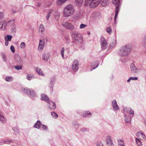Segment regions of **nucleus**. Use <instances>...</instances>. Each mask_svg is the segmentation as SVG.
I'll list each match as a JSON object with an SVG mask.
<instances>
[{
    "label": "nucleus",
    "mask_w": 146,
    "mask_h": 146,
    "mask_svg": "<svg viewBox=\"0 0 146 146\" xmlns=\"http://www.w3.org/2000/svg\"><path fill=\"white\" fill-rule=\"evenodd\" d=\"M101 0H85V5L86 6L89 5L91 8H95L97 7L101 3Z\"/></svg>",
    "instance_id": "nucleus-1"
},
{
    "label": "nucleus",
    "mask_w": 146,
    "mask_h": 146,
    "mask_svg": "<svg viewBox=\"0 0 146 146\" xmlns=\"http://www.w3.org/2000/svg\"><path fill=\"white\" fill-rule=\"evenodd\" d=\"M74 13V9L71 5H68L64 8V16L65 17H68L73 14Z\"/></svg>",
    "instance_id": "nucleus-2"
},
{
    "label": "nucleus",
    "mask_w": 146,
    "mask_h": 146,
    "mask_svg": "<svg viewBox=\"0 0 146 146\" xmlns=\"http://www.w3.org/2000/svg\"><path fill=\"white\" fill-rule=\"evenodd\" d=\"M112 3L113 4L116 6L114 18V21H115L120 8L121 1V0H112Z\"/></svg>",
    "instance_id": "nucleus-3"
},
{
    "label": "nucleus",
    "mask_w": 146,
    "mask_h": 146,
    "mask_svg": "<svg viewBox=\"0 0 146 146\" xmlns=\"http://www.w3.org/2000/svg\"><path fill=\"white\" fill-rule=\"evenodd\" d=\"M131 48L129 45L123 46L120 50V54L121 55L126 56L130 52Z\"/></svg>",
    "instance_id": "nucleus-4"
},
{
    "label": "nucleus",
    "mask_w": 146,
    "mask_h": 146,
    "mask_svg": "<svg viewBox=\"0 0 146 146\" xmlns=\"http://www.w3.org/2000/svg\"><path fill=\"white\" fill-rule=\"evenodd\" d=\"M72 33L76 42L80 43L83 42L82 36L80 34L76 32L75 33L74 32H72Z\"/></svg>",
    "instance_id": "nucleus-5"
},
{
    "label": "nucleus",
    "mask_w": 146,
    "mask_h": 146,
    "mask_svg": "<svg viewBox=\"0 0 146 146\" xmlns=\"http://www.w3.org/2000/svg\"><path fill=\"white\" fill-rule=\"evenodd\" d=\"M62 25L67 29L70 30H73L74 28V26L73 24L68 21L63 22Z\"/></svg>",
    "instance_id": "nucleus-6"
},
{
    "label": "nucleus",
    "mask_w": 146,
    "mask_h": 146,
    "mask_svg": "<svg viewBox=\"0 0 146 146\" xmlns=\"http://www.w3.org/2000/svg\"><path fill=\"white\" fill-rule=\"evenodd\" d=\"M22 91L23 93L29 94V93L31 97H35L36 95V94L35 91L31 89H22Z\"/></svg>",
    "instance_id": "nucleus-7"
},
{
    "label": "nucleus",
    "mask_w": 146,
    "mask_h": 146,
    "mask_svg": "<svg viewBox=\"0 0 146 146\" xmlns=\"http://www.w3.org/2000/svg\"><path fill=\"white\" fill-rule=\"evenodd\" d=\"M14 60L15 63L16 64H21L23 63V61L20 56L18 54L15 55Z\"/></svg>",
    "instance_id": "nucleus-8"
},
{
    "label": "nucleus",
    "mask_w": 146,
    "mask_h": 146,
    "mask_svg": "<svg viewBox=\"0 0 146 146\" xmlns=\"http://www.w3.org/2000/svg\"><path fill=\"white\" fill-rule=\"evenodd\" d=\"M79 62L77 60H75L72 65V68L74 71H77L78 69Z\"/></svg>",
    "instance_id": "nucleus-9"
},
{
    "label": "nucleus",
    "mask_w": 146,
    "mask_h": 146,
    "mask_svg": "<svg viewBox=\"0 0 146 146\" xmlns=\"http://www.w3.org/2000/svg\"><path fill=\"white\" fill-rule=\"evenodd\" d=\"M101 42V47L103 49H105L106 48L107 45V42L105 38L102 36L100 38Z\"/></svg>",
    "instance_id": "nucleus-10"
},
{
    "label": "nucleus",
    "mask_w": 146,
    "mask_h": 146,
    "mask_svg": "<svg viewBox=\"0 0 146 146\" xmlns=\"http://www.w3.org/2000/svg\"><path fill=\"white\" fill-rule=\"evenodd\" d=\"M106 142L108 146H113L114 144L112 142L111 136H108L106 137Z\"/></svg>",
    "instance_id": "nucleus-11"
},
{
    "label": "nucleus",
    "mask_w": 146,
    "mask_h": 146,
    "mask_svg": "<svg viewBox=\"0 0 146 146\" xmlns=\"http://www.w3.org/2000/svg\"><path fill=\"white\" fill-rule=\"evenodd\" d=\"M44 40H39V44L38 48L39 50H42L43 49L44 46Z\"/></svg>",
    "instance_id": "nucleus-12"
},
{
    "label": "nucleus",
    "mask_w": 146,
    "mask_h": 146,
    "mask_svg": "<svg viewBox=\"0 0 146 146\" xmlns=\"http://www.w3.org/2000/svg\"><path fill=\"white\" fill-rule=\"evenodd\" d=\"M7 22L5 21L0 22V30H5L6 28Z\"/></svg>",
    "instance_id": "nucleus-13"
},
{
    "label": "nucleus",
    "mask_w": 146,
    "mask_h": 146,
    "mask_svg": "<svg viewBox=\"0 0 146 146\" xmlns=\"http://www.w3.org/2000/svg\"><path fill=\"white\" fill-rule=\"evenodd\" d=\"M136 135L138 137V138L141 140H145L146 139L145 135L142 133L137 132L136 133Z\"/></svg>",
    "instance_id": "nucleus-14"
},
{
    "label": "nucleus",
    "mask_w": 146,
    "mask_h": 146,
    "mask_svg": "<svg viewBox=\"0 0 146 146\" xmlns=\"http://www.w3.org/2000/svg\"><path fill=\"white\" fill-rule=\"evenodd\" d=\"M130 70L131 72L133 74L137 73L138 71V69L137 67L133 64H131V65Z\"/></svg>",
    "instance_id": "nucleus-15"
},
{
    "label": "nucleus",
    "mask_w": 146,
    "mask_h": 146,
    "mask_svg": "<svg viewBox=\"0 0 146 146\" xmlns=\"http://www.w3.org/2000/svg\"><path fill=\"white\" fill-rule=\"evenodd\" d=\"M112 106L113 109L115 110H119V107L118 106L115 100H113L112 102Z\"/></svg>",
    "instance_id": "nucleus-16"
},
{
    "label": "nucleus",
    "mask_w": 146,
    "mask_h": 146,
    "mask_svg": "<svg viewBox=\"0 0 146 146\" xmlns=\"http://www.w3.org/2000/svg\"><path fill=\"white\" fill-rule=\"evenodd\" d=\"M49 56L50 55L49 53H44L43 54L42 59L44 61H47L49 58Z\"/></svg>",
    "instance_id": "nucleus-17"
},
{
    "label": "nucleus",
    "mask_w": 146,
    "mask_h": 146,
    "mask_svg": "<svg viewBox=\"0 0 146 146\" xmlns=\"http://www.w3.org/2000/svg\"><path fill=\"white\" fill-rule=\"evenodd\" d=\"M41 98L42 100L45 101L47 103H48V102H49V100L48 97L45 94H42L41 96Z\"/></svg>",
    "instance_id": "nucleus-18"
},
{
    "label": "nucleus",
    "mask_w": 146,
    "mask_h": 146,
    "mask_svg": "<svg viewBox=\"0 0 146 146\" xmlns=\"http://www.w3.org/2000/svg\"><path fill=\"white\" fill-rule=\"evenodd\" d=\"M45 29L42 24H40L39 28V32L41 34H43L44 31Z\"/></svg>",
    "instance_id": "nucleus-19"
},
{
    "label": "nucleus",
    "mask_w": 146,
    "mask_h": 146,
    "mask_svg": "<svg viewBox=\"0 0 146 146\" xmlns=\"http://www.w3.org/2000/svg\"><path fill=\"white\" fill-rule=\"evenodd\" d=\"M41 125V122L38 120L37 121L36 123L34 125V127L35 128L39 129L40 128V126Z\"/></svg>",
    "instance_id": "nucleus-20"
},
{
    "label": "nucleus",
    "mask_w": 146,
    "mask_h": 146,
    "mask_svg": "<svg viewBox=\"0 0 146 146\" xmlns=\"http://www.w3.org/2000/svg\"><path fill=\"white\" fill-rule=\"evenodd\" d=\"M48 103L49 104V106L50 109H54L56 108V105L53 102L49 101V102H48Z\"/></svg>",
    "instance_id": "nucleus-21"
},
{
    "label": "nucleus",
    "mask_w": 146,
    "mask_h": 146,
    "mask_svg": "<svg viewBox=\"0 0 146 146\" xmlns=\"http://www.w3.org/2000/svg\"><path fill=\"white\" fill-rule=\"evenodd\" d=\"M15 20H12L7 23V26L9 27H12L15 25Z\"/></svg>",
    "instance_id": "nucleus-22"
},
{
    "label": "nucleus",
    "mask_w": 146,
    "mask_h": 146,
    "mask_svg": "<svg viewBox=\"0 0 146 146\" xmlns=\"http://www.w3.org/2000/svg\"><path fill=\"white\" fill-rule=\"evenodd\" d=\"M12 142V140L7 139L3 141V142H0V145H2L4 143H5L6 144H9Z\"/></svg>",
    "instance_id": "nucleus-23"
},
{
    "label": "nucleus",
    "mask_w": 146,
    "mask_h": 146,
    "mask_svg": "<svg viewBox=\"0 0 146 146\" xmlns=\"http://www.w3.org/2000/svg\"><path fill=\"white\" fill-rule=\"evenodd\" d=\"M1 113L0 112V120L2 123H5L6 121V118L1 114Z\"/></svg>",
    "instance_id": "nucleus-24"
},
{
    "label": "nucleus",
    "mask_w": 146,
    "mask_h": 146,
    "mask_svg": "<svg viewBox=\"0 0 146 146\" xmlns=\"http://www.w3.org/2000/svg\"><path fill=\"white\" fill-rule=\"evenodd\" d=\"M91 113L89 111H85L84 112L83 115L84 117H90Z\"/></svg>",
    "instance_id": "nucleus-25"
},
{
    "label": "nucleus",
    "mask_w": 146,
    "mask_h": 146,
    "mask_svg": "<svg viewBox=\"0 0 146 146\" xmlns=\"http://www.w3.org/2000/svg\"><path fill=\"white\" fill-rule=\"evenodd\" d=\"M101 4L103 6H106L108 3V0H101Z\"/></svg>",
    "instance_id": "nucleus-26"
},
{
    "label": "nucleus",
    "mask_w": 146,
    "mask_h": 146,
    "mask_svg": "<svg viewBox=\"0 0 146 146\" xmlns=\"http://www.w3.org/2000/svg\"><path fill=\"white\" fill-rule=\"evenodd\" d=\"M67 0H57L56 4L57 5L60 6L64 3Z\"/></svg>",
    "instance_id": "nucleus-27"
},
{
    "label": "nucleus",
    "mask_w": 146,
    "mask_h": 146,
    "mask_svg": "<svg viewBox=\"0 0 146 146\" xmlns=\"http://www.w3.org/2000/svg\"><path fill=\"white\" fill-rule=\"evenodd\" d=\"M12 36L10 35H7V36H5V40L9 41H11Z\"/></svg>",
    "instance_id": "nucleus-28"
},
{
    "label": "nucleus",
    "mask_w": 146,
    "mask_h": 146,
    "mask_svg": "<svg viewBox=\"0 0 146 146\" xmlns=\"http://www.w3.org/2000/svg\"><path fill=\"white\" fill-rule=\"evenodd\" d=\"M36 72L38 73L40 75L43 76L44 75L42 71L41 70V69L37 68L36 70Z\"/></svg>",
    "instance_id": "nucleus-29"
},
{
    "label": "nucleus",
    "mask_w": 146,
    "mask_h": 146,
    "mask_svg": "<svg viewBox=\"0 0 146 146\" xmlns=\"http://www.w3.org/2000/svg\"><path fill=\"white\" fill-rule=\"evenodd\" d=\"M34 76L32 74H28L27 76V78L29 80H31L33 78H34Z\"/></svg>",
    "instance_id": "nucleus-30"
},
{
    "label": "nucleus",
    "mask_w": 146,
    "mask_h": 146,
    "mask_svg": "<svg viewBox=\"0 0 146 146\" xmlns=\"http://www.w3.org/2000/svg\"><path fill=\"white\" fill-rule=\"evenodd\" d=\"M126 111L127 112L129 113L130 114H134V112L133 110L130 108H127L126 110Z\"/></svg>",
    "instance_id": "nucleus-31"
},
{
    "label": "nucleus",
    "mask_w": 146,
    "mask_h": 146,
    "mask_svg": "<svg viewBox=\"0 0 146 146\" xmlns=\"http://www.w3.org/2000/svg\"><path fill=\"white\" fill-rule=\"evenodd\" d=\"M76 2L78 5H81L83 2V0H76Z\"/></svg>",
    "instance_id": "nucleus-32"
},
{
    "label": "nucleus",
    "mask_w": 146,
    "mask_h": 146,
    "mask_svg": "<svg viewBox=\"0 0 146 146\" xmlns=\"http://www.w3.org/2000/svg\"><path fill=\"white\" fill-rule=\"evenodd\" d=\"M142 44L146 48V35H145V37L143 39Z\"/></svg>",
    "instance_id": "nucleus-33"
},
{
    "label": "nucleus",
    "mask_w": 146,
    "mask_h": 146,
    "mask_svg": "<svg viewBox=\"0 0 146 146\" xmlns=\"http://www.w3.org/2000/svg\"><path fill=\"white\" fill-rule=\"evenodd\" d=\"M136 141L137 144L138 146H141L142 145V143L141 141L138 139L137 138H136Z\"/></svg>",
    "instance_id": "nucleus-34"
},
{
    "label": "nucleus",
    "mask_w": 146,
    "mask_h": 146,
    "mask_svg": "<svg viewBox=\"0 0 146 146\" xmlns=\"http://www.w3.org/2000/svg\"><path fill=\"white\" fill-rule=\"evenodd\" d=\"M5 80L7 82H11L13 80V78L11 77L7 76L5 78Z\"/></svg>",
    "instance_id": "nucleus-35"
},
{
    "label": "nucleus",
    "mask_w": 146,
    "mask_h": 146,
    "mask_svg": "<svg viewBox=\"0 0 146 146\" xmlns=\"http://www.w3.org/2000/svg\"><path fill=\"white\" fill-rule=\"evenodd\" d=\"M51 115L53 117H54L55 118H56L58 117V115L56 113L52 112H51Z\"/></svg>",
    "instance_id": "nucleus-36"
},
{
    "label": "nucleus",
    "mask_w": 146,
    "mask_h": 146,
    "mask_svg": "<svg viewBox=\"0 0 146 146\" xmlns=\"http://www.w3.org/2000/svg\"><path fill=\"white\" fill-rule=\"evenodd\" d=\"M1 56L3 61L5 62L7 60V58L5 54L4 53H2Z\"/></svg>",
    "instance_id": "nucleus-37"
},
{
    "label": "nucleus",
    "mask_w": 146,
    "mask_h": 146,
    "mask_svg": "<svg viewBox=\"0 0 146 146\" xmlns=\"http://www.w3.org/2000/svg\"><path fill=\"white\" fill-rule=\"evenodd\" d=\"M64 48H62L61 50V54L62 55V56L63 59H64Z\"/></svg>",
    "instance_id": "nucleus-38"
},
{
    "label": "nucleus",
    "mask_w": 146,
    "mask_h": 146,
    "mask_svg": "<svg viewBox=\"0 0 146 146\" xmlns=\"http://www.w3.org/2000/svg\"><path fill=\"white\" fill-rule=\"evenodd\" d=\"M118 145H120L121 144H124L123 140L122 139H119L118 140Z\"/></svg>",
    "instance_id": "nucleus-39"
},
{
    "label": "nucleus",
    "mask_w": 146,
    "mask_h": 146,
    "mask_svg": "<svg viewBox=\"0 0 146 146\" xmlns=\"http://www.w3.org/2000/svg\"><path fill=\"white\" fill-rule=\"evenodd\" d=\"M26 46L24 42H22L20 45V47L21 48H25Z\"/></svg>",
    "instance_id": "nucleus-40"
},
{
    "label": "nucleus",
    "mask_w": 146,
    "mask_h": 146,
    "mask_svg": "<svg viewBox=\"0 0 146 146\" xmlns=\"http://www.w3.org/2000/svg\"><path fill=\"white\" fill-rule=\"evenodd\" d=\"M112 31L111 28L110 27H109L107 28L106 31L109 34H110L111 33Z\"/></svg>",
    "instance_id": "nucleus-41"
},
{
    "label": "nucleus",
    "mask_w": 146,
    "mask_h": 146,
    "mask_svg": "<svg viewBox=\"0 0 146 146\" xmlns=\"http://www.w3.org/2000/svg\"><path fill=\"white\" fill-rule=\"evenodd\" d=\"M52 12V11H48L46 17V18L47 20H48L49 18L50 17V14L51 13V12Z\"/></svg>",
    "instance_id": "nucleus-42"
},
{
    "label": "nucleus",
    "mask_w": 146,
    "mask_h": 146,
    "mask_svg": "<svg viewBox=\"0 0 146 146\" xmlns=\"http://www.w3.org/2000/svg\"><path fill=\"white\" fill-rule=\"evenodd\" d=\"M13 129L15 132L18 133L19 132L18 128L17 127H14L13 128Z\"/></svg>",
    "instance_id": "nucleus-43"
},
{
    "label": "nucleus",
    "mask_w": 146,
    "mask_h": 146,
    "mask_svg": "<svg viewBox=\"0 0 146 146\" xmlns=\"http://www.w3.org/2000/svg\"><path fill=\"white\" fill-rule=\"evenodd\" d=\"M20 66H15V68L17 69V70H19L22 69V66L21 65V64H20Z\"/></svg>",
    "instance_id": "nucleus-44"
},
{
    "label": "nucleus",
    "mask_w": 146,
    "mask_h": 146,
    "mask_svg": "<svg viewBox=\"0 0 146 146\" xmlns=\"http://www.w3.org/2000/svg\"><path fill=\"white\" fill-rule=\"evenodd\" d=\"M125 121L126 123H129L131 121V118L130 117L126 118Z\"/></svg>",
    "instance_id": "nucleus-45"
},
{
    "label": "nucleus",
    "mask_w": 146,
    "mask_h": 146,
    "mask_svg": "<svg viewBox=\"0 0 146 146\" xmlns=\"http://www.w3.org/2000/svg\"><path fill=\"white\" fill-rule=\"evenodd\" d=\"M86 26L87 25H84L83 24H81L80 25V29H83L85 28Z\"/></svg>",
    "instance_id": "nucleus-46"
},
{
    "label": "nucleus",
    "mask_w": 146,
    "mask_h": 146,
    "mask_svg": "<svg viewBox=\"0 0 146 146\" xmlns=\"http://www.w3.org/2000/svg\"><path fill=\"white\" fill-rule=\"evenodd\" d=\"M11 50V51L13 52L14 53L15 52V50L14 47L13 46L11 45L10 47Z\"/></svg>",
    "instance_id": "nucleus-47"
},
{
    "label": "nucleus",
    "mask_w": 146,
    "mask_h": 146,
    "mask_svg": "<svg viewBox=\"0 0 146 146\" xmlns=\"http://www.w3.org/2000/svg\"><path fill=\"white\" fill-rule=\"evenodd\" d=\"M42 129L44 130H47V127L45 125H41Z\"/></svg>",
    "instance_id": "nucleus-48"
},
{
    "label": "nucleus",
    "mask_w": 146,
    "mask_h": 146,
    "mask_svg": "<svg viewBox=\"0 0 146 146\" xmlns=\"http://www.w3.org/2000/svg\"><path fill=\"white\" fill-rule=\"evenodd\" d=\"M4 16L3 13L0 12V20L2 19L3 18Z\"/></svg>",
    "instance_id": "nucleus-49"
},
{
    "label": "nucleus",
    "mask_w": 146,
    "mask_h": 146,
    "mask_svg": "<svg viewBox=\"0 0 146 146\" xmlns=\"http://www.w3.org/2000/svg\"><path fill=\"white\" fill-rule=\"evenodd\" d=\"M130 78L131 80H137L138 79V78L136 77H131Z\"/></svg>",
    "instance_id": "nucleus-50"
},
{
    "label": "nucleus",
    "mask_w": 146,
    "mask_h": 146,
    "mask_svg": "<svg viewBox=\"0 0 146 146\" xmlns=\"http://www.w3.org/2000/svg\"><path fill=\"white\" fill-rule=\"evenodd\" d=\"M98 64H96V65L94 66V67H93V66L92 65L91 68L92 69H94L95 68H96L97 67H98Z\"/></svg>",
    "instance_id": "nucleus-51"
},
{
    "label": "nucleus",
    "mask_w": 146,
    "mask_h": 146,
    "mask_svg": "<svg viewBox=\"0 0 146 146\" xmlns=\"http://www.w3.org/2000/svg\"><path fill=\"white\" fill-rule=\"evenodd\" d=\"M81 130L82 132H84L85 131H88V129L86 128H83L81 129Z\"/></svg>",
    "instance_id": "nucleus-52"
},
{
    "label": "nucleus",
    "mask_w": 146,
    "mask_h": 146,
    "mask_svg": "<svg viewBox=\"0 0 146 146\" xmlns=\"http://www.w3.org/2000/svg\"><path fill=\"white\" fill-rule=\"evenodd\" d=\"M11 29L12 31H14V30L15 29V25H14V26H13L12 27H11Z\"/></svg>",
    "instance_id": "nucleus-53"
},
{
    "label": "nucleus",
    "mask_w": 146,
    "mask_h": 146,
    "mask_svg": "<svg viewBox=\"0 0 146 146\" xmlns=\"http://www.w3.org/2000/svg\"><path fill=\"white\" fill-rule=\"evenodd\" d=\"M97 145V146H103V144L101 142L98 143Z\"/></svg>",
    "instance_id": "nucleus-54"
},
{
    "label": "nucleus",
    "mask_w": 146,
    "mask_h": 146,
    "mask_svg": "<svg viewBox=\"0 0 146 146\" xmlns=\"http://www.w3.org/2000/svg\"><path fill=\"white\" fill-rule=\"evenodd\" d=\"M9 44V41H8L5 40V44L6 46H7Z\"/></svg>",
    "instance_id": "nucleus-55"
},
{
    "label": "nucleus",
    "mask_w": 146,
    "mask_h": 146,
    "mask_svg": "<svg viewBox=\"0 0 146 146\" xmlns=\"http://www.w3.org/2000/svg\"><path fill=\"white\" fill-rule=\"evenodd\" d=\"M66 40L67 41H69V38L67 36L65 37Z\"/></svg>",
    "instance_id": "nucleus-56"
},
{
    "label": "nucleus",
    "mask_w": 146,
    "mask_h": 146,
    "mask_svg": "<svg viewBox=\"0 0 146 146\" xmlns=\"http://www.w3.org/2000/svg\"><path fill=\"white\" fill-rule=\"evenodd\" d=\"M131 80V79H130V78L127 80V82H129Z\"/></svg>",
    "instance_id": "nucleus-57"
},
{
    "label": "nucleus",
    "mask_w": 146,
    "mask_h": 146,
    "mask_svg": "<svg viewBox=\"0 0 146 146\" xmlns=\"http://www.w3.org/2000/svg\"><path fill=\"white\" fill-rule=\"evenodd\" d=\"M118 146H125V144H120V145H118Z\"/></svg>",
    "instance_id": "nucleus-58"
},
{
    "label": "nucleus",
    "mask_w": 146,
    "mask_h": 146,
    "mask_svg": "<svg viewBox=\"0 0 146 146\" xmlns=\"http://www.w3.org/2000/svg\"><path fill=\"white\" fill-rule=\"evenodd\" d=\"M41 5V3H38V4H37V6H38V7H39Z\"/></svg>",
    "instance_id": "nucleus-59"
},
{
    "label": "nucleus",
    "mask_w": 146,
    "mask_h": 146,
    "mask_svg": "<svg viewBox=\"0 0 146 146\" xmlns=\"http://www.w3.org/2000/svg\"><path fill=\"white\" fill-rule=\"evenodd\" d=\"M51 84H53V82H51Z\"/></svg>",
    "instance_id": "nucleus-60"
},
{
    "label": "nucleus",
    "mask_w": 146,
    "mask_h": 146,
    "mask_svg": "<svg viewBox=\"0 0 146 146\" xmlns=\"http://www.w3.org/2000/svg\"><path fill=\"white\" fill-rule=\"evenodd\" d=\"M145 125H146V121L145 122Z\"/></svg>",
    "instance_id": "nucleus-61"
},
{
    "label": "nucleus",
    "mask_w": 146,
    "mask_h": 146,
    "mask_svg": "<svg viewBox=\"0 0 146 146\" xmlns=\"http://www.w3.org/2000/svg\"><path fill=\"white\" fill-rule=\"evenodd\" d=\"M52 89V88L51 87V89Z\"/></svg>",
    "instance_id": "nucleus-62"
},
{
    "label": "nucleus",
    "mask_w": 146,
    "mask_h": 146,
    "mask_svg": "<svg viewBox=\"0 0 146 146\" xmlns=\"http://www.w3.org/2000/svg\"><path fill=\"white\" fill-rule=\"evenodd\" d=\"M15 13V12H14V13Z\"/></svg>",
    "instance_id": "nucleus-63"
}]
</instances>
